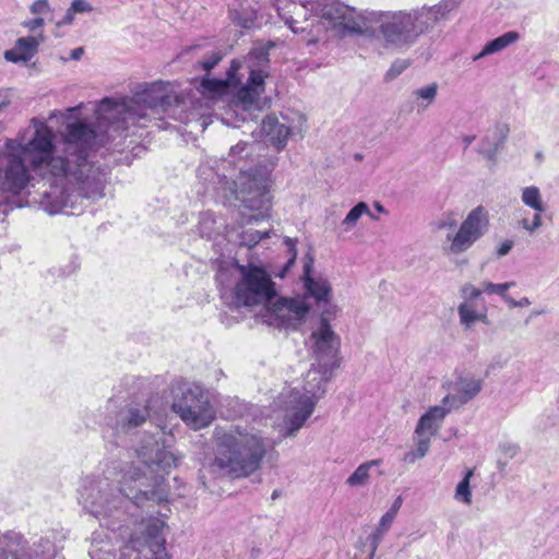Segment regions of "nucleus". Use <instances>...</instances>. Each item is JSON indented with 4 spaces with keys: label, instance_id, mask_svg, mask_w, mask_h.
<instances>
[{
    "label": "nucleus",
    "instance_id": "1",
    "mask_svg": "<svg viewBox=\"0 0 559 559\" xmlns=\"http://www.w3.org/2000/svg\"><path fill=\"white\" fill-rule=\"evenodd\" d=\"M62 140L59 151L55 131L39 118L7 139L0 148V192L15 197L43 181L49 189L43 191L39 205L49 214L78 215L85 201L102 199L107 178L91 152L104 142L103 136L88 124L73 122Z\"/></svg>",
    "mask_w": 559,
    "mask_h": 559
},
{
    "label": "nucleus",
    "instance_id": "2",
    "mask_svg": "<svg viewBox=\"0 0 559 559\" xmlns=\"http://www.w3.org/2000/svg\"><path fill=\"white\" fill-rule=\"evenodd\" d=\"M167 440L151 436L136 450L138 457L150 472H143L133 463L120 471L116 487L108 476L85 478L80 489V502L96 518H109L120 514L128 503L138 507L145 501H162L166 492L160 488L163 476L177 465L179 457L167 450Z\"/></svg>",
    "mask_w": 559,
    "mask_h": 559
},
{
    "label": "nucleus",
    "instance_id": "3",
    "mask_svg": "<svg viewBox=\"0 0 559 559\" xmlns=\"http://www.w3.org/2000/svg\"><path fill=\"white\" fill-rule=\"evenodd\" d=\"M311 342L318 366L312 365L307 371L300 389L284 390L274 401V428L284 438L295 437L312 415L324 394L325 383L338 366V338L325 318H321L318 328L312 331Z\"/></svg>",
    "mask_w": 559,
    "mask_h": 559
},
{
    "label": "nucleus",
    "instance_id": "4",
    "mask_svg": "<svg viewBox=\"0 0 559 559\" xmlns=\"http://www.w3.org/2000/svg\"><path fill=\"white\" fill-rule=\"evenodd\" d=\"M215 457L210 469L217 476L243 478L257 472L273 442L253 427L216 428Z\"/></svg>",
    "mask_w": 559,
    "mask_h": 559
},
{
    "label": "nucleus",
    "instance_id": "5",
    "mask_svg": "<svg viewBox=\"0 0 559 559\" xmlns=\"http://www.w3.org/2000/svg\"><path fill=\"white\" fill-rule=\"evenodd\" d=\"M167 87V83L155 82L133 98L102 100L97 108V118L99 128L107 124V140H114V133L121 135L132 126L143 128L148 121L157 119L169 102Z\"/></svg>",
    "mask_w": 559,
    "mask_h": 559
},
{
    "label": "nucleus",
    "instance_id": "6",
    "mask_svg": "<svg viewBox=\"0 0 559 559\" xmlns=\"http://www.w3.org/2000/svg\"><path fill=\"white\" fill-rule=\"evenodd\" d=\"M222 299L235 307L264 306L276 297L275 283L261 266L252 263L222 264L216 274Z\"/></svg>",
    "mask_w": 559,
    "mask_h": 559
},
{
    "label": "nucleus",
    "instance_id": "7",
    "mask_svg": "<svg viewBox=\"0 0 559 559\" xmlns=\"http://www.w3.org/2000/svg\"><path fill=\"white\" fill-rule=\"evenodd\" d=\"M420 13L396 11L374 14L378 24L377 37L388 48H404L412 45L424 32Z\"/></svg>",
    "mask_w": 559,
    "mask_h": 559
},
{
    "label": "nucleus",
    "instance_id": "8",
    "mask_svg": "<svg viewBox=\"0 0 559 559\" xmlns=\"http://www.w3.org/2000/svg\"><path fill=\"white\" fill-rule=\"evenodd\" d=\"M173 409L191 429L209 427L216 417L206 391L200 385H189L173 403Z\"/></svg>",
    "mask_w": 559,
    "mask_h": 559
},
{
    "label": "nucleus",
    "instance_id": "9",
    "mask_svg": "<svg viewBox=\"0 0 559 559\" xmlns=\"http://www.w3.org/2000/svg\"><path fill=\"white\" fill-rule=\"evenodd\" d=\"M236 199L252 211H259L252 218L258 221L269 216L270 201V173L266 169L254 171H240L235 180Z\"/></svg>",
    "mask_w": 559,
    "mask_h": 559
},
{
    "label": "nucleus",
    "instance_id": "10",
    "mask_svg": "<svg viewBox=\"0 0 559 559\" xmlns=\"http://www.w3.org/2000/svg\"><path fill=\"white\" fill-rule=\"evenodd\" d=\"M452 412L451 407L443 404L430 406L417 421L414 430V449L407 451L403 456V462L414 464L418 460L424 459L431 445V440L438 435L445 417Z\"/></svg>",
    "mask_w": 559,
    "mask_h": 559
},
{
    "label": "nucleus",
    "instance_id": "11",
    "mask_svg": "<svg viewBox=\"0 0 559 559\" xmlns=\"http://www.w3.org/2000/svg\"><path fill=\"white\" fill-rule=\"evenodd\" d=\"M309 309L305 297H275L264 305L261 319L273 328L297 330L305 322Z\"/></svg>",
    "mask_w": 559,
    "mask_h": 559
},
{
    "label": "nucleus",
    "instance_id": "12",
    "mask_svg": "<svg viewBox=\"0 0 559 559\" xmlns=\"http://www.w3.org/2000/svg\"><path fill=\"white\" fill-rule=\"evenodd\" d=\"M488 213L483 206H477L468 213L455 234L447 235L448 246L444 250L450 254H461L467 251L487 231Z\"/></svg>",
    "mask_w": 559,
    "mask_h": 559
},
{
    "label": "nucleus",
    "instance_id": "13",
    "mask_svg": "<svg viewBox=\"0 0 559 559\" xmlns=\"http://www.w3.org/2000/svg\"><path fill=\"white\" fill-rule=\"evenodd\" d=\"M484 383V378L474 372L454 373L442 384V388L447 391L442 399L443 404H447L452 411L461 408L481 392Z\"/></svg>",
    "mask_w": 559,
    "mask_h": 559
},
{
    "label": "nucleus",
    "instance_id": "14",
    "mask_svg": "<svg viewBox=\"0 0 559 559\" xmlns=\"http://www.w3.org/2000/svg\"><path fill=\"white\" fill-rule=\"evenodd\" d=\"M461 301L457 305V316L461 326L472 330L477 323H488V307L483 298V290L472 283L460 287Z\"/></svg>",
    "mask_w": 559,
    "mask_h": 559
},
{
    "label": "nucleus",
    "instance_id": "15",
    "mask_svg": "<svg viewBox=\"0 0 559 559\" xmlns=\"http://www.w3.org/2000/svg\"><path fill=\"white\" fill-rule=\"evenodd\" d=\"M306 121V117L298 111L282 114L281 119L276 116H267L261 123V131L273 145L283 148L289 135L305 133Z\"/></svg>",
    "mask_w": 559,
    "mask_h": 559
},
{
    "label": "nucleus",
    "instance_id": "16",
    "mask_svg": "<svg viewBox=\"0 0 559 559\" xmlns=\"http://www.w3.org/2000/svg\"><path fill=\"white\" fill-rule=\"evenodd\" d=\"M308 5L317 15L330 20L335 25L342 26L349 32L361 29L360 15L354 8L338 0H313L308 2Z\"/></svg>",
    "mask_w": 559,
    "mask_h": 559
},
{
    "label": "nucleus",
    "instance_id": "17",
    "mask_svg": "<svg viewBox=\"0 0 559 559\" xmlns=\"http://www.w3.org/2000/svg\"><path fill=\"white\" fill-rule=\"evenodd\" d=\"M520 199L523 205L533 211L532 218L526 216L519 221L520 227L530 235H534L543 226V214L547 204L543 199L540 189L537 186H526L520 189Z\"/></svg>",
    "mask_w": 559,
    "mask_h": 559
},
{
    "label": "nucleus",
    "instance_id": "18",
    "mask_svg": "<svg viewBox=\"0 0 559 559\" xmlns=\"http://www.w3.org/2000/svg\"><path fill=\"white\" fill-rule=\"evenodd\" d=\"M52 557L51 545L40 554L38 551H26L20 534L10 532L0 535V559H52Z\"/></svg>",
    "mask_w": 559,
    "mask_h": 559
},
{
    "label": "nucleus",
    "instance_id": "19",
    "mask_svg": "<svg viewBox=\"0 0 559 559\" xmlns=\"http://www.w3.org/2000/svg\"><path fill=\"white\" fill-rule=\"evenodd\" d=\"M158 397H152L146 404L133 403L121 409L118 414L115 429L118 432H128L143 424L154 412Z\"/></svg>",
    "mask_w": 559,
    "mask_h": 559
},
{
    "label": "nucleus",
    "instance_id": "20",
    "mask_svg": "<svg viewBox=\"0 0 559 559\" xmlns=\"http://www.w3.org/2000/svg\"><path fill=\"white\" fill-rule=\"evenodd\" d=\"M265 76L266 72L262 69H250L247 84L237 93L236 106L241 107L243 110L259 108V100L264 92Z\"/></svg>",
    "mask_w": 559,
    "mask_h": 559
},
{
    "label": "nucleus",
    "instance_id": "21",
    "mask_svg": "<svg viewBox=\"0 0 559 559\" xmlns=\"http://www.w3.org/2000/svg\"><path fill=\"white\" fill-rule=\"evenodd\" d=\"M44 39L45 37L43 33L33 36L20 37L15 41L13 48L4 51L3 57L9 62L26 63L37 53L38 47Z\"/></svg>",
    "mask_w": 559,
    "mask_h": 559
},
{
    "label": "nucleus",
    "instance_id": "22",
    "mask_svg": "<svg viewBox=\"0 0 559 559\" xmlns=\"http://www.w3.org/2000/svg\"><path fill=\"white\" fill-rule=\"evenodd\" d=\"M509 134V127L504 123L496 124L492 129H490L486 135L483 138L479 143V153L484 155L485 158L489 160H493L500 150L503 147V144Z\"/></svg>",
    "mask_w": 559,
    "mask_h": 559
},
{
    "label": "nucleus",
    "instance_id": "23",
    "mask_svg": "<svg viewBox=\"0 0 559 559\" xmlns=\"http://www.w3.org/2000/svg\"><path fill=\"white\" fill-rule=\"evenodd\" d=\"M164 522L159 519H150L144 523L145 544L153 555V559H168L165 548V538L162 536Z\"/></svg>",
    "mask_w": 559,
    "mask_h": 559
},
{
    "label": "nucleus",
    "instance_id": "24",
    "mask_svg": "<svg viewBox=\"0 0 559 559\" xmlns=\"http://www.w3.org/2000/svg\"><path fill=\"white\" fill-rule=\"evenodd\" d=\"M240 68L241 63L234 60L225 80L204 79L201 83L203 94L215 97L216 95L224 94L229 87L237 86L240 83V79L237 76V72Z\"/></svg>",
    "mask_w": 559,
    "mask_h": 559
},
{
    "label": "nucleus",
    "instance_id": "25",
    "mask_svg": "<svg viewBox=\"0 0 559 559\" xmlns=\"http://www.w3.org/2000/svg\"><path fill=\"white\" fill-rule=\"evenodd\" d=\"M311 264V261L305 264V287L309 295L312 296L318 302H329L331 297V285L328 280L323 277H312L310 275Z\"/></svg>",
    "mask_w": 559,
    "mask_h": 559
},
{
    "label": "nucleus",
    "instance_id": "26",
    "mask_svg": "<svg viewBox=\"0 0 559 559\" xmlns=\"http://www.w3.org/2000/svg\"><path fill=\"white\" fill-rule=\"evenodd\" d=\"M520 34L515 31H509L497 38H493L486 43L481 50L473 57L474 61H477L487 56L500 53L508 47L514 45L520 39Z\"/></svg>",
    "mask_w": 559,
    "mask_h": 559
},
{
    "label": "nucleus",
    "instance_id": "27",
    "mask_svg": "<svg viewBox=\"0 0 559 559\" xmlns=\"http://www.w3.org/2000/svg\"><path fill=\"white\" fill-rule=\"evenodd\" d=\"M381 463V460H371L360 464L346 479V485H348L349 487H359L368 485L371 478V468L374 466H379Z\"/></svg>",
    "mask_w": 559,
    "mask_h": 559
},
{
    "label": "nucleus",
    "instance_id": "28",
    "mask_svg": "<svg viewBox=\"0 0 559 559\" xmlns=\"http://www.w3.org/2000/svg\"><path fill=\"white\" fill-rule=\"evenodd\" d=\"M395 520L385 513L381 516L379 523L377 524L374 531L369 535L368 540L370 545V559L376 555L378 547L380 546L383 537L392 527V524Z\"/></svg>",
    "mask_w": 559,
    "mask_h": 559
},
{
    "label": "nucleus",
    "instance_id": "29",
    "mask_svg": "<svg viewBox=\"0 0 559 559\" xmlns=\"http://www.w3.org/2000/svg\"><path fill=\"white\" fill-rule=\"evenodd\" d=\"M474 476L473 469H467L464 477L457 483L454 491V499L466 507L473 502L471 479Z\"/></svg>",
    "mask_w": 559,
    "mask_h": 559
},
{
    "label": "nucleus",
    "instance_id": "30",
    "mask_svg": "<svg viewBox=\"0 0 559 559\" xmlns=\"http://www.w3.org/2000/svg\"><path fill=\"white\" fill-rule=\"evenodd\" d=\"M438 88L439 87L437 83H431L413 91V97L418 108L427 109L429 106H431L436 100Z\"/></svg>",
    "mask_w": 559,
    "mask_h": 559
},
{
    "label": "nucleus",
    "instance_id": "31",
    "mask_svg": "<svg viewBox=\"0 0 559 559\" xmlns=\"http://www.w3.org/2000/svg\"><path fill=\"white\" fill-rule=\"evenodd\" d=\"M515 286V282H506V283H492L489 281H484L480 284V289L483 290V294L486 293L488 295H498L501 297L503 302L507 305L508 299L511 297V295L508 294V290Z\"/></svg>",
    "mask_w": 559,
    "mask_h": 559
},
{
    "label": "nucleus",
    "instance_id": "32",
    "mask_svg": "<svg viewBox=\"0 0 559 559\" xmlns=\"http://www.w3.org/2000/svg\"><path fill=\"white\" fill-rule=\"evenodd\" d=\"M369 213L370 211L368 205L365 202H359L348 212L343 219L342 225L345 227V230H350L364 214Z\"/></svg>",
    "mask_w": 559,
    "mask_h": 559
},
{
    "label": "nucleus",
    "instance_id": "33",
    "mask_svg": "<svg viewBox=\"0 0 559 559\" xmlns=\"http://www.w3.org/2000/svg\"><path fill=\"white\" fill-rule=\"evenodd\" d=\"M269 237V231H259L252 228H247L239 235L240 246L251 248L255 246L262 238Z\"/></svg>",
    "mask_w": 559,
    "mask_h": 559
},
{
    "label": "nucleus",
    "instance_id": "34",
    "mask_svg": "<svg viewBox=\"0 0 559 559\" xmlns=\"http://www.w3.org/2000/svg\"><path fill=\"white\" fill-rule=\"evenodd\" d=\"M229 16L236 25L242 28L252 27L255 21V14L253 11L239 12L237 10H230Z\"/></svg>",
    "mask_w": 559,
    "mask_h": 559
},
{
    "label": "nucleus",
    "instance_id": "35",
    "mask_svg": "<svg viewBox=\"0 0 559 559\" xmlns=\"http://www.w3.org/2000/svg\"><path fill=\"white\" fill-rule=\"evenodd\" d=\"M252 144L246 142H239L235 146H231L229 152L230 163L236 164L242 156L247 157L252 151Z\"/></svg>",
    "mask_w": 559,
    "mask_h": 559
},
{
    "label": "nucleus",
    "instance_id": "36",
    "mask_svg": "<svg viewBox=\"0 0 559 559\" xmlns=\"http://www.w3.org/2000/svg\"><path fill=\"white\" fill-rule=\"evenodd\" d=\"M29 11L35 16L44 17V15L50 13L52 10L48 0H35L29 7Z\"/></svg>",
    "mask_w": 559,
    "mask_h": 559
},
{
    "label": "nucleus",
    "instance_id": "37",
    "mask_svg": "<svg viewBox=\"0 0 559 559\" xmlns=\"http://www.w3.org/2000/svg\"><path fill=\"white\" fill-rule=\"evenodd\" d=\"M70 9L74 13H86L91 12L93 7L87 0H72Z\"/></svg>",
    "mask_w": 559,
    "mask_h": 559
},
{
    "label": "nucleus",
    "instance_id": "38",
    "mask_svg": "<svg viewBox=\"0 0 559 559\" xmlns=\"http://www.w3.org/2000/svg\"><path fill=\"white\" fill-rule=\"evenodd\" d=\"M532 305V301L528 297H522L519 300H515L512 296L508 299L507 307L509 309L513 308H526Z\"/></svg>",
    "mask_w": 559,
    "mask_h": 559
},
{
    "label": "nucleus",
    "instance_id": "39",
    "mask_svg": "<svg viewBox=\"0 0 559 559\" xmlns=\"http://www.w3.org/2000/svg\"><path fill=\"white\" fill-rule=\"evenodd\" d=\"M45 24L44 17L36 16L35 19L25 21L23 23V26L27 28L29 32H36L37 29H40Z\"/></svg>",
    "mask_w": 559,
    "mask_h": 559
},
{
    "label": "nucleus",
    "instance_id": "40",
    "mask_svg": "<svg viewBox=\"0 0 559 559\" xmlns=\"http://www.w3.org/2000/svg\"><path fill=\"white\" fill-rule=\"evenodd\" d=\"M403 504V498L399 496L392 503L391 508L385 512L386 515L396 519V515Z\"/></svg>",
    "mask_w": 559,
    "mask_h": 559
},
{
    "label": "nucleus",
    "instance_id": "41",
    "mask_svg": "<svg viewBox=\"0 0 559 559\" xmlns=\"http://www.w3.org/2000/svg\"><path fill=\"white\" fill-rule=\"evenodd\" d=\"M501 451L510 459L514 457L519 452V447L513 443H504L501 445Z\"/></svg>",
    "mask_w": 559,
    "mask_h": 559
},
{
    "label": "nucleus",
    "instance_id": "42",
    "mask_svg": "<svg viewBox=\"0 0 559 559\" xmlns=\"http://www.w3.org/2000/svg\"><path fill=\"white\" fill-rule=\"evenodd\" d=\"M512 248H513V241L512 240H504L498 247L497 255L498 257H504V255H507L511 251Z\"/></svg>",
    "mask_w": 559,
    "mask_h": 559
},
{
    "label": "nucleus",
    "instance_id": "43",
    "mask_svg": "<svg viewBox=\"0 0 559 559\" xmlns=\"http://www.w3.org/2000/svg\"><path fill=\"white\" fill-rule=\"evenodd\" d=\"M74 12L69 8L64 14V16L59 20L56 25L58 27H61V26H66V25H70L72 24L73 20H74Z\"/></svg>",
    "mask_w": 559,
    "mask_h": 559
},
{
    "label": "nucleus",
    "instance_id": "44",
    "mask_svg": "<svg viewBox=\"0 0 559 559\" xmlns=\"http://www.w3.org/2000/svg\"><path fill=\"white\" fill-rule=\"evenodd\" d=\"M221 58V55L213 53L209 59L203 61V68L207 71L213 69L219 62Z\"/></svg>",
    "mask_w": 559,
    "mask_h": 559
},
{
    "label": "nucleus",
    "instance_id": "45",
    "mask_svg": "<svg viewBox=\"0 0 559 559\" xmlns=\"http://www.w3.org/2000/svg\"><path fill=\"white\" fill-rule=\"evenodd\" d=\"M287 243H288V247H289L290 258L288 259V262H287V264L285 266V271L294 263V261L296 259V255H297L295 245L292 242L290 239H287Z\"/></svg>",
    "mask_w": 559,
    "mask_h": 559
},
{
    "label": "nucleus",
    "instance_id": "46",
    "mask_svg": "<svg viewBox=\"0 0 559 559\" xmlns=\"http://www.w3.org/2000/svg\"><path fill=\"white\" fill-rule=\"evenodd\" d=\"M461 2H462V0H444L440 4V9H444L445 11H451L454 8H456Z\"/></svg>",
    "mask_w": 559,
    "mask_h": 559
},
{
    "label": "nucleus",
    "instance_id": "47",
    "mask_svg": "<svg viewBox=\"0 0 559 559\" xmlns=\"http://www.w3.org/2000/svg\"><path fill=\"white\" fill-rule=\"evenodd\" d=\"M83 53H84L83 48L82 47H78V48H74V49L71 50L70 57L73 60H79L82 57Z\"/></svg>",
    "mask_w": 559,
    "mask_h": 559
},
{
    "label": "nucleus",
    "instance_id": "48",
    "mask_svg": "<svg viewBox=\"0 0 559 559\" xmlns=\"http://www.w3.org/2000/svg\"><path fill=\"white\" fill-rule=\"evenodd\" d=\"M406 68V64H401V66H397L396 63L393 64L390 69V73H392L393 75H397L400 74L404 69Z\"/></svg>",
    "mask_w": 559,
    "mask_h": 559
},
{
    "label": "nucleus",
    "instance_id": "49",
    "mask_svg": "<svg viewBox=\"0 0 559 559\" xmlns=\"http://www.w3.org/2000/svg\"><path fill=\"white\" fill-rule=\"evenodd\" d=\"M9 105H10L9 100H3L0 103V115L9 107Z\"/></svg>",
    "mask_w": 559,
    "mask_h": 559
},
{
    "label": "nucleus",
    "instance_id": "50",
    "mask_svg": "<svg viewBox=\"0 0 559 559\" xmlns=\"http://www.w3.org/2000/svg\"><path fill=\"white\" fill-rule=\"evenodd\" d=\"M286 23L289 25L290 29H293V32H297V29L294 27L293 23L294 21H286Z\"/></svg>",
    "mask_w": 559,
    "mask_h": 559
},
{
    "label": "nucleus",
    "instance_id": "51",
    "mask_svg": "<svg viewBox=\"0 0 559 559\" xmlns=\"http://www.w3.org/2000/svg\"><path fill=\"white\" fill-rule=\"evenodd\" d=\"M90 555H91L92 559H97V551L96 550H92L90 552Z\"/></svg>",
    "mask_w": 559,
    "mask_h": 559
},
{
    "label": "nucleus",
    "instance_id": "52",
    "mask_svg": "<svg viewBox=\"0 0 559 559\" xmlns=\"http://www.w3.org/2000/svg\"><path fill=\"white\" fill-rule=\"evenodd\" d=\"M57 115H58V112H57V111H52V112L49 115L48 119H49V120H51L52 118L57 117Z\"/></svg>",
    "mask_w": 559,
    "mask_h": 559
}]
</instances>
